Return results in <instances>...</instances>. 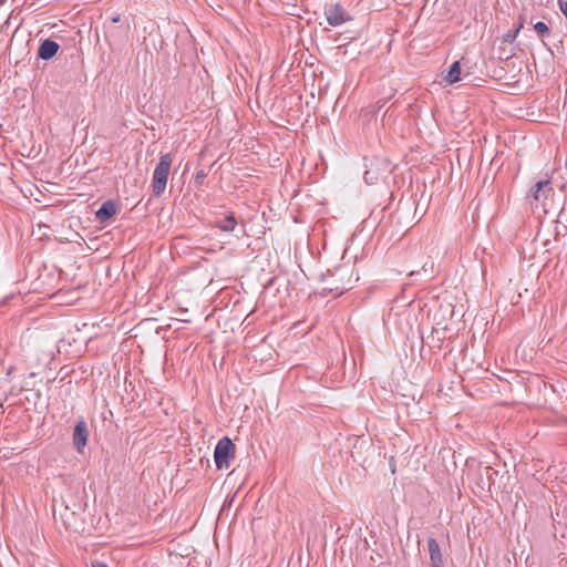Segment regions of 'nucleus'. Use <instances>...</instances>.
<instances>
[{"label": "nucleus", "instance_id": "nucleus-1", "mask_svg": "<svg viewBox=\"0 0 567 567\" xmlns=\"http://www.w3.org/2000/svg\"><path fill=\"white\" fill-rule=\"evenodd\" d=\"M173 163L172 154L167 153L159 157L152 179V190L154 196L159 197L165 192L168 174Z\"/></svg>", "mask_w": 567, "mask_h": 567}, {"label": "nucleus", "instance_id": "nucleus-2", "mask_svg": "<svg viewBox=\"0 0 567 567\" xmlns=\"http://www.w3.org/2000/svg\"><path fill=\"white\" fill-rule=\"evenodd\" d=\"M530 196L535 202V207H540L544 213H549L553 207L555 190L549 179L539 181L530 189Z\"/></svg>", "mask_w": 567, "mask_h": 567}, {"label": "nucleus", "instance_id": "nucleus-3", "mask_svg": "<svg viewBox=\"0 0 567 567\" xmlns=\"http://www.w3.org/2000/svg\"><path fill=\"white\" fill-rule=\"evenodd\" d=\"M235 457V445L228 436L221 437L214 451V461L218 470L228 468Z\"/></svg>", "mask_w": 567, "mask_h": 567}, {"label": "nucleus", "instance_id": "nucleus-4", "mask_svg": "<svg viewBox=\"0 0 567 567\" xmlns=\"http://www.w3.org/2000/svg\"><path fill=\"white\" fill-rule=\"evenodd\" d=\"M324 16L331 27H339L342 23L352 20V17L349 14V12L339 3L326 6Z\"/></svg>", "mask_w": 567, "mask_h": 567}, {"label": "nucleus", "instance_id": "nucleus-5", "mask_svg": "<svg viewBox=\"0 0 567 567\" xmlns=\"http://www.w3.org/2000/svg\"><path fill=\"white\" fill-rule=\"evenodd\" d=\"M89 437V430L85 421L81 420L79 421L73 431V444L78 452L82 453Z\"/></svg>", "mask_w": 567, "mask_h": 567}, {"label": "nucleus", "instance_id": "nucleus-6", "mask_svg": "<svg viewBox=\"0 0 567 567\" xmlns=\"http://www.w3.org/2000/svg\"><path fill=\"white\" fill-rule=\"evenodd\" d=\"M59 48L60 45L58 42L51 39H45L41 42L38 49V56L42 60H50L58 53Z\"/></svg>", "mask_w": 567, "mask_h": 567}, {"label": "nucleus", "instance_id": "nucleus-7", "mask_svg": "<svg viewBox=\"0 0 567 567\" xmlns=\"http://www.w3.org/2000/svg\"><path fill=\"white\" fill-rule=\"evenodd\" d=\"M116 204L113 200H106L96 210L95 218L100 223H105L116 214Z\"/></svg>", "mask_w": 567, "mask_h": 567}, {"label": "nucleus", "instance_id": "nucleus-8", "mask_svg": "<svg viewBox=\"0 0 567 567\" xmlns=\"http://www.w3.org/2000/svg\"><path fill=\"white\" fill-rule=\"evenodd\" d=\"M427 547H429V554L430 559L433 567H442L443 566V559L441 554V548L436 539L429 538L427 540Z\"/></svg>", "mask_w": 567, "mask_h": 567}, {"label": "nucleus", "instance_id": "nucleus-9", "mask_svg": "<svg viewBox=\"0 0 567 567\" xmlns=\"http://www.w3.org/2000/svg\"><path fill=\"white\" fill-rule=\"evenodd\" d=\"M236 225V217L233 213H230L225 218L215 220L213 227L218 228L221 231H233Z\"/></svg>", "mask_w": 567, "mask_h": 567}, {"label": "nucleus", "instance_id": "nucleus-10", "mask_svg": "<svg viewBox=\"0 0 567 567\" xmlns=\"http://www.w3.org/2000/svg\"><path fill=\"white\" fill-rule=\"evenodd\" d=\"M444 80L449 84H454L461 80V64L460 61H455L452 63V65L449 69L447 74L445 75Z\"/></svg>", "mask_w": 567, "mask_h": 567}, {"label": "nucleus", "instance_id": "nucleus-11", "mask_svg": "<svg viewBox=\"0 0 567 567\" xmlns=\"http://www.w3.org/2000/svg\"><path fill=\"white\" fill-rule=\"evenodd\" d=\"M348 289H350V288L347 287L346 284H343V282L339 284L338 280H334L333 282H331L327 287H324V290H329L330 292H336V295H338V296L342 295Z\"/></svg>", "mask_w": 567, "mask_h": 567}, {"label": "nucleus", "instance_id": "nucleus-12", "mask_svg": "<svg viewBox=\"0 0 567 567\" xmlns=\"http://www.w3.org/2000/svg\"><path fill=\"white\" fill-rule=\"evenodd\" d=\"M534 30L536 31V33L540 37H544L546 34L549 33V28L547 27V24L543 21H539L537 23L534 24Z\"/></svg>", "mask_w": 567, "mask_h": 567}, {"label": "nucleus", "instance_id": "nucleus-13", "mask_svg": "<svg viewBox=\"0 0 567 567\" xmlns=\"http://www.w3.org/2000/svg\"><path fill=\"white\" fill-rule=\"evenodd\" d=\"M485 475L488 482V486L493 483V475L495 474L494 470L491 466H484L482 475Z\"/></svg>", "mask_w": 567, "mask_h": 567}, {"label": "nucleus", "instance_id": "nucleus-14", "mask_svg": "<svg viewBox=\"0 0 567 567\" xmlns=\"http://www.w3.org/2000/svg\"><path fill=\"white\" fill-rule=\"evenodd\" d=\"M206 176H207V174L204 169L198 171L195 175V183L197 185H202L204 179L206 178Z\"/></svg>", "mask_w": 567, "mask_h": 567}, {"label": "nucleus", "instance_id": "nucleus-15", "mask_svg": "<svg viewBox=\"0 0 567 567\" xmlns=\"http://www.w3.org/2000/svg\"><path fill=\"white\" fill-rule=\"evenodd\" d=\"M348 270L346 268H340L337 270V274L339 275L340 279H342L347 275Z\"/></svg>", "mask_w": 567, "mask_h": 567}, {"label": "nucleus", "instance_id": "nucleus-16", "mask_svg": "<svg viewBox=\"0 0 567 567\" xmlns=\"http://www.w3.org/2000/svg\"><path fill=\"white\" fill-rule=\"evenodd\" d=\"M92 567H109V566L102 561H95L92 564Z\"/></svg>", "mask_w": 567, "mask_h": 567}, {"label": "nucleus", "instance_id": "nucleus-17", "mask_svg": "<svg viewBox=\"0 0 567 567\" xmlns=\"http://www.w3.org/2000/svg\"><path fill=\"white\" fill-rule=\"evenodd\" d=\"M111 20H112V22H113V23H117V22H120V21H121V16H120V14H116V16H114Z\"/></svg>", "mask_w": 567, "mask_h": 567}, {"label": "nucleus", "instance_id": "nucleus-18", "mask_svg": "<svg viewBox=\"0 0 567 567\" xmlns=\"http://www.w3.org/2000/svg\"><path fill=\"white\" fill-rule=\"evenodd\" d=\"M520 28H523V24H522V23H520V24L518 25V28L515 30V32H514V35H513V37H516V34L519 32Z\"/></svg>", "mask_w": 567, "mask_h": 567}]
</instances>
